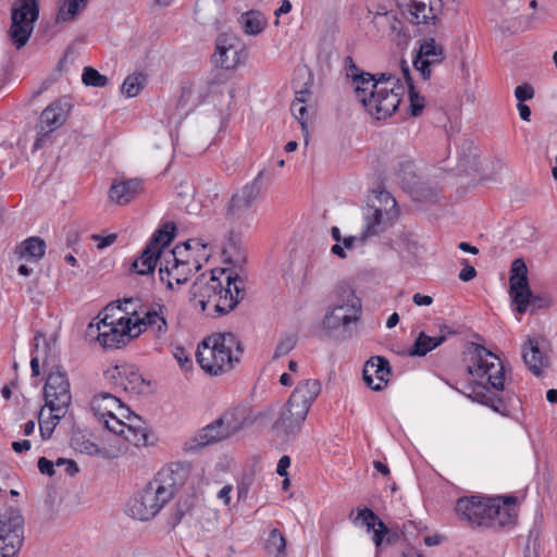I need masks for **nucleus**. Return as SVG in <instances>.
Segmentation results:
<instances>
[{"instance_id": "nucleus-5", "label": "nucleus", "mask_w": 557, "mask_h": 557, "mask_svg": "<svg viewBox=\"0 0 557 557\" xmlns=\"http://www.w3.org/2000/svg\"><path fill=\"white\" fill-rule=\"evenodd\" d=\"M361 300L349 284L341 283L334 289V300L327 307L322 324L323 329L335 337L345 338L350 324L360 320Z\"/></svg>"}, {"instance_id": "nucleus-53", "label": "nucleus", "mask_w": 557, "mask_h": 557, "mask_svg": "<svg viewBox=\"0 0 557 557\" xmlns=\"http://www.w3.org/2000/svg\"><path fill=\"white\" fill-rule=\"evenodd\" d=\"M410 95V113L412 116H418L421 114L423 108H424V98L420 97L414 88L411 90L409 89Z\"/></svg>"}, {"instance_id": "nucleus-33", "label": "nucleus", "mask_w": 557, "mask_h": 557, "mask_svg": "<svg viewBox=\"0 0 557 557\" xmlns=\"http://www.w3.org/2000/svg\"><path fill=\"white\" fill-rule=\"evenodd\" d=\"M359 77L352 83L357 99L362 103V99H369L372 90H377L381 82H375V76L370 73L358 75Z\"/></svg>"}, {"instance_id": "nucleus-30", "label": "nucleus", "mask_w": 557, "mask_h": 557, "mask_svg": "<svg viewBox=\"0 0 557 557\" xmlns=\"http://www.w3.org/2000/svg\"><path fill=\"white\" fill-rule=\"evenodd\" d=\"M445 341V335L429 336L425 333L421 332L416 338L413 345L409 348V355L423 357L431 350L441 346Z\"/></svg>"}, {"instance_id": "nucleus-25", "label": "nucleus", "mask_w": 557, "mask_h": 557, "mask_svg": "<svg viewBox=\"0 0 557 557\" xmlns=\"http://www.w3.org/2000/svg\"><path fill=\"white\" fill-rule=\"evenodd\" d=\"M90 409L99 420L111 417L116 410L124 409L120 398L111 393H99L90 401Z\"/></svg>"}, {"instance_id": "nucleus-34", "label": "nucleus", "mask_w": 557, "mask_h": 557, "mask_svg": "<svg viewBox=\"0 0 557 557\" xmlns=\"http://www.w3.org/2000/svg\"><path fill=\"white\" fill-rule=\"evenodd\" d=\"M239 22L244 33L251 36L259 35L265 25L264 21L261 18V14L253 10L243 13Z\"/></svg>"}, {"instance_id": "nucleus-31", "label": "nucleus", "mask_w": 557, "mask_h": 557, "mask_svg": "<svg viewBox=\"0 0 557 557\" xmlns=\"http://www.w3.org/2000/svg\"><path fill=\"white\" fill-rule=\"evenodd\" d=\"M295 74L297 77L294 81L295 99H301V103H306L311 97V74L307 67H298Z\"/></svg>"}, {"instance_id": "nucleus-44", "label": "nucleus", "mask_w": 557, "mask_h": 557, "mask_svg": "<svg viewBox=\"0 0 557 557\" xmlns=\"http://www.w3.org/2000/svg\"><path fill=\"white\" fill-rule=\"evenodd\" d=\"M124 438L136 446H145L148 443V433L145 425H127Z\"/></svg>"}, {"instance_id": "nucleus-13", "label": "nucleus", "mask_w": 557, "mask_h": 557, "mask_svg": "<svg viewBox=\"0 0 557 557\" xmlns=\"http://www.w3.org/2000/svg\"><path fill=\"white\" fill-rule=\"evenodd\" d=\"M44 397L46 406H57V411L62 408H69L72 394L67 374L59 367L54 371H50L47 375L44 386Z\"/></svg>"}, {"instance_id": "nucleus-64", "label": "nucleus", "mask_w": 557, "mask_h": 557, "mask_svg": "<svg viewBox=\"0 0 557 557\" xmlns=\"http://www.w3.org/2000/svg\"><path fill=\"white\" fill-rule=\"evenodd\" d=\"M290 466V458L286 455L282 456L277 462L276 472L281 476L287 475V468Z\"/></svg>"}, {"instance_id": "nucleus-4", "label": "nucleus", "mask_w": 557, "mask_h": 557, "mask_svg": "<svg viewBox=\"0 0 557 557\" xmlns=\"http://www.w3.org/2000/svg\"><path fill=\"white\" fill-rule=\"evenodd\" d=\"M243 351L242 343L235 334H212L198 347L197 361L207 373L219 375L232 370Z\"/></svg>"}, {"instance_id": "nucleus-10", "label": "nucleus", "mask_w": 557, "mask_h": 557, "mask_svg": "<svg viewBox=\"0 0 557 557\" xmlns=\"http://www.w3.org/2000/svg\"><path fill=\"white\" fill-rule=\"evenodd\" d=\"M404 90L400 79L381 82L377 90L370 92L369 99H362V104L376 120L386 119L399 107Z\"/></svg>"}, {"instance_id": "nucleus-2", "label": "nucleus", "mask_w": 557, "mask_h": 557, "mask_svg": "<svg viewBox=\"0 0 557 557\" xmlns=\"http://www.w3.org/2000/svg\"><path fill=\"white\" fill-rule=\"evenodd\" d=\"M471 348V364L468 366V372L475 379H486V384L475 382L466 396L496 412H502L505 408L503 398L492 393L487 385L497 392L504 391L506 380L504 364L495 354L484 346L472 344Z\"/></svg>"}, {"instance_id": "nucleus-36", "label": "nucleus", "mask_w": 557, "mask_h": 557, "mask_svg": "<svg viewBox=\"0 0 557 557\" xmlns=\"http://www.w3.org/2000/svg\"><path fill=\"white\" fill-rule=\"evenodd\" d=\"M175 230L174 223H164L162 227L153 234L148 245H152V248H157L162 255H165L166 252L163 251V248L174 238Z\"/></svg>"}, {"instance_id": "nucleus-46", "label": "nucleus", "mask_w": 557, "mask_h": 557, "mask_svg": "<svg viewBox=\"0 0 557 557\" xmlns=\"http://www.w3.org/2000/svg\"><path fill=\"white\" fill-rule=\"evenodd\" d=\"M82 81L86 86L92 87H104L108 84V77L90 66L84 69Z\"/></svg>"}, {"instance_id": "nucleus-47", "label": "nucleus", "mask_w": 557, "mask_h": 557, "mask_svg": "<svg viewBox=\"0 0 557 557\" xmlns=\"http://www.w3.org/2000/svg\"><path fill=\"white\" fill-rule=\"evenodd\" d=\"M191 256L193 259L197 260L199 263V270L202 268V263L207 262L211 255V249L208 247L206 243L201 239L193 238L191 239Z\"/></svg>"}, {"instance_id": "nucleus-6", "label": "nucleus", "mask_w": 557, "mask_h": 557, "mask_svg": "<svg viewBox=\"0 0 557 557\" xmlns=\"http://www.w3.org/2000/svg\"><path fill=\"white\" fill-rule=\"evenodd\" d=\"M509 294L518 313L523 314L529 309L533 312L549 308L553 305L550 296L534 294L529 285L528 268L522 259H515L511 263L509 276Z\"/></svg>"}, {"instance_id": "nucleus-51", "label": "nucleus", "mask_w": 557, "mask_h": 557, "mask_svg": "<svg viewBox=\"0 0 557 557\" xmlns=\"http://www.w3.org/2000/svg\"><path fill=\"white\" fill-rule=\"evenodd\" d=\"M296 342L297 341L295 336H286L282 338L276 345L273 358L278 359L289 354L295 348Z\"/></svg>"}, {"instance_id": "nucleus-42", "label": "nucleus", "mask_w": 557, "mask_h": 557, "mask_svg": "<svg viewBox=\"0 0 557 557\" xmlns=\"http://www.w3.org/2000/svg\"><path fill=\"white\" fill-rule=\"evenodd\" d=\"M146 76L143 74H132L127 76L122 84V92L127 97H136L144 88Z\"/></svg>"}, {"instance_id": "nucleus-29", "label": "nucleus", "mask_w": 557, "mask_h": 557, "mask_svg": "<svg viewBox=\"0 0 557 557\" xmlns=\"http://www.w3.org/2000/svg\"><path fill=\"white\" fill-rule=\"evenodd\" d=\"M162 257L163 255L157 248H152V245H147L141 255L132 263V269L140 275L151 274Z\"/></svg>"}, {"instance_id": "nucleus-8", "label": "nucleus", "mask_w": 557, "mask_h": 557, "mask_svg": "<svg viewBox=\"0 0 557 557\" xmlns=\"http://www.w3.org/2000/svg\"><path fill=\"white\" fill-rule=\"evenodd\" d=\"M133 318L120 317L117 320L100 319L87 326V336L96 338L106 349L120 348L132 338L139 336L140 330L134 332Z\"/></svg>"}, {"instance_id": "nucleus-15", "label": "nucleus", "mask_w": 557, "mask_h": 557, "mask_svg": "<svg viewBox=\"0 0 557 557\" xmlns=\"http://www.w3.org/2000/svg\"><path fill=\"white\" fill-rule=\"evenodd\" d=\"M226 417L215 420L213 423L199 430L189 437L183 445L185 453H196L200 448L231 436L235 428L225 426Z\"/></svg>"}, {"instance_id": "nucleus-14", "label": "nucleus", "mask_w": 557, "mask_h": 557, "mask_svg": "<svg viewBox=\"0 0 557 557\" xmlns=\"http://www.w3.org/2000/svg\"><path fill=\"white\" fill-rule=\"evenodd\" d=\"M406 8L413 24L438 25L443 12V0H396Z\"/></svg>"}, {"instance_id": "nucleus-20", "label": "nucleus", "mask_w": 557, "mask_h": 557, "mask_svg": "<svg viewBox=\"0 0 557 557\" xmlns=\"http://www.w3.org/2000/svg\"><path fill=\"white\" fill-rule=\"evenodd\" d=\"M391 375L389 362L386 358L371 357L363 368V381L373 391H382Z\"/></svg>"}, {"instance_id": "nucleus-32", "label": "nucleus", "mask_w": 557, "mask_h": 557, "mask_svg": "<svg viewBox=\"0 0 557 557\" xmlns=\"http://www.w3.org/2000/svg\"><path fill=\"white\" fill-rule=\"evenodd\" d=\"M264 549L275 557H285L286 539L278 529L273 528L270 530L264 542Z\"/></svg>"}, {"instance_id": "nucleus-35", "label": "nucleus", "mask_w": 557, "mask_h": 557, "mask_svg": "<svg viewBox=\"0 0 557 557\" xmlns=\"http://www.w3.org/2000/svg\"><path fill=\"white\" fill-rule=\"evenodd\" d=\"M20 256L21 257H30L36 260H39L44 257L46 251V243L42 238L38 236H33L25 239L20 246Z\"/></svg>"}, {"instance_id": "nucleus-54", "label": "nucleus", "mask_w": 557, "mask_h": 557, "mask_svg": "<svg viewBox=\"0 0 557 557\" xmlns=\"http://www.w3.org/2000/svg\"><path fill=\"white\" fill-rule=\"evenodd\" d=\"M173 356L183 370L187 371L191 368L193 363L189 358V354L185 350L184 347H181V346L175 347L174 351H173Z\"/></svg>"}, {"instance_id": "nucleus-38", "label": "nucleus", "mask_w": 557, "mask_h": 557, "mask_svg": "<svg viewBox=\"0 0 557 557\" xmlns=\"http://www.w3.org/2000/svg\"><path fill=\"white\" fill-rule=\"evenodd\" d=\"M122 374L121 385L125 391L141 392L145 380L134 367L122 364Z\"/></svg>"}, {"instance_id": "nucleus-24", "label": "nucleus", "mask_w": 557, "mask_h": 557, "mask_svg": "<svg viewBox=\"0 0 557 557\" xmlns=\"http://www.w3.org/2000/svg\"><path fill=\"white\" fill-rule=\"evenodd\" d=\"M522 358L528 369L536 376H540L548 364L547 358L540 350L539 342L534 338H529L523 344Z\"/></svg>"}, {"instance_id": "nucleus-63", "label": "nucleus", "mask_w": 557, "mask_h": 557, "mask_svg": "<svg viewBox=\"0 0 557 557\" xmlns=\"http://www.w3.org/2000/svg\"><path fill=\"white\" fill-rule=\"evenodd\" d=\"M388 532L384 522H377V528L373 531V542L375 546H380L384 535Z\"/></svg>"}, {"instance_id": "nucleus-23", "label": "nucleus", "mask_w": 557, "mask_h": 557, "mask_svg": "<svg viewBox=\"0 0 557 557\" xmlns=\"http://www.w3.org/2000/svg\"><path fill=\"white\" fill-rule=\"evenodd\" d=\"M141 190L143 181L139 178L114 181L109 190V198L117 205H126Z\"/></svg>"}, {"instance_id": "nucleus-27", "label": "nucleus", "mask_w": 557, "mask_h": 557, "mask_svg": "<svg viewBox=\"0 0 557 557\" xmlns=\"http://www.w3.org/2000/svg\"><path fill=\"white\" fill-rule=\"evenodd\" d=\"M487 511L490 512L488 519L491 521L486 528L502 529L513 524L517 518L515 508L509 506H502L499 499L491 498V504L490 507H487Z\"/></svg>"}, {"instance_id": "nucleus-48", "label": "nucleus", "mask_w": 557, "mask_h": 557, "mask_svg": "<svg viewBox=\"0 0 557 557\" xmlns=\"http://www.w3.org/2000/svg\"><path fill=\"white\" fill-rule=\"evenodd\" d=\"M385 36L391 37L392 40L397 41V44H401L407 40L408 35L405 32L404 23L400 20H398L397 15L392 20V23Z\"/></svg>"}, {"instance_id": "nucleus-17", "label": "nucleus", "mask_w": 557, "mask_h": 557, "mask_svg": "<svg viewBox=\"0 0 557 557\" xmlns=\"http://www.w3.org/2000/svg\"><path fill=\"white\" fill-rule=\"evenodd\" d=\"M491 498L480 496L462 497L457 500L456 512L472 525L487 527L490 519Z\"/></svg>"}, {"instance_id": "nucleus-19", "label": "nucleus", "mask_w": 557, "mask_h": 557, "mask_svg": "<svg viewBox=\"0 0 557 557\" xmlns=\"http://www.w3.org/2000/svg\"><path fill=\"white\" fill-rule=\"evenodd\" d=\"M308 416V412L295 406H289V401L282 407L278 418L273 423V431L277 435L295 437L301 430V426Z\"/></svg>"}, {"instance_id": "nucleus-57", "label": "nucleus", "mask_w": 557, "mask_h": 557, "mask_svg": "<svg viewBox=\"0 0 557 557\" xmlns=\"http://www.w3.org/2000/svg\"><path fill=\"white\" fill-rule=\"evenodd\" d=\"M345 69L347 77L351 78L352 83L359 77L358 75H363L366 72H362L354 62L351 57H346L345 59Z\"/></svg>"}, {"instance_id": "nucleus-60", "label": "nucleus", "mask_w": 557, "mask_h": 557, "mask_svg": "<svg viewBox=\"0 0 557 557\" xmlns=\"http://www.w3.org/2000/svg\"><path fill=\"white\" fill-rule=\"evenodd\" d=\"M116 237L117 236L115 234H110V235L104 236V237H102L100 235H97V234H94L91 236V239L97 243V248L98 249H104L108 246L112 245L116 240Z\"/></svg>"}, {"instance_id": "nucleus-21", "label": "nucleus", "mask_w": 557, "mask_h": 557, "mask_svg": "<svg viewBox=\"0 0 557 557\" xmlns=\"http://www.w3.org/2000/svg\"><path fill=\"white\" fill-rule=\"evenodd\" d=\"M321 393V383L319 380L307 379L298 382L292 395L288 398L289 406H295L309 412L312 403Z\"/></svg>"}, {"instance_id": "nucleus-62", "label": "nucleus", "mask_w": 557, "mask_h": 557, "mask_svg": "<svg viewBox=\"0 0 557 557\" xmlns=\"http://www.w3.org/2000/svg\"><path fill=\"white\" fill-rule=\"evenodd\" d=\"M104 375L107 380L113 381L115 384L121 385V380L123 379L122 366H115L112 369L107 370Z\"/></svg>"}, {"instance_id": "nucleus-12", "label": "nucleus", "mask_w": 557, "mask_h": 557, "mask_svg": "<svg viewBox=\"0 0 557 557\" xmlns=\"http://www.w3.org/2000/svg\"><path fill=\"white\" fill-rule=\"evenodd\" d=\"M24 542V518L10 508L0 515V557H15Z\"/></svg>"}, {"instance_id": "nucleus-55", "label": "nucleus", "mask_w": 557, "mask_h": 557, "mask_svg": "<svg viewBox=\"0 0 557 557\" xmlns=\"http://www.w3.org/2000/svg\"><path fill=\"white\" fill-rule=\"evenodd\" d=\"M515 96L519 102H524L534 97V89L530 84H522L516 87Z\"/></svg>"}, {"instance_id": "nucleus-49", "label": "nucleus", "mask_w": 557, "mask_h": 557, "mask_svg": "<svg viewBox=\"0 0 557 557\" xmlns=\"http://www.w3.org/2000/svg\"><path fill=\"white\" fill-rule=\"evenodd\" d=\"M104 424V426L112 433L119 434V435H125V432H127V425L125 422L120 420L115 412L111 417H107L101 420Z\"/></svg>"}, {"instance_id": "nucleus-26", "label": "nucleus", "mask_w": 557, "mask_h": 557, "mask_svg": "<svg viewBox=\"0 0 557 557\" xmlns=\"http://www.w3.org/2000/svg\"><path fill=\"white\" fill-rule=\"evenodd\" d=\"M364 228L360 235V243L364 244L370 237L384 232L383 209L375 205H368L364 211Z\"/></svg>"}, {"instance_id": "nucleus-58", "label": "nucleus", "mask_w": 557, "mask_h": 557, "mask_svg": "<svg viewBox=\"0 0 557 557\" xmlns=\"http://www.w3.org/2000/svg\"><path fill=\"white\" fill-rule=\"evenodd\" d=\"M375 198L377 199V201L380 203H384L385 205L384 211L386 212V214H389L387 206H389V209H395L396 208V205H397L396 200L392 197V195L388 191L381 190V191L377 193Z\"/></svg>"}, {"instance_id": "nucleus-39", "label": "nucleus", "mask_w": 557, "mask_h": 557, "mask_svg": "<svg viewBox=\"0 0 557 557\" xmlns=\"http://www.w3.org/2000/svg\"><path fill=\"white\" fill-rule=\"evenodd\" d=\"M88 0H65L59 8L57 21L70 22L75 18L79 11L84 10Z\"/></svg>"}, {"instance_id": "nucleus-18", "label": "nucleus", "mask_w": 557, "mask_h": 557, "mask_svg": "<svg viewBox=\"0 0 557 557\" xmlns=\"http://www.w3.org/2000/svg\"><path fill=\"white\" fill-rule=\"evenodd\" d=\"M175 261V259H172V257H169L168 255H163L160 261L159 276L160 280L166 284L169 289H173L174 284H185L189 276L194 272H197V270L194 269L193 262L185 261L184 263V261Z\"/></svg>"}, {"instance_id": "nucleus-43", "label": "nucleus", "mask_w": 557, "mask_h": 557, "mask_svg": "<svg viewBox=\"0 0 557 557\" xmlns=\"http://www.w3.org/2000/svg\"><path fill=\"white\" fill-rule=\"evenodd\" d=\"M355 525L364 527L368 532L377 528V522H383L371 509H359L357 516L352 519Z\"/></svg>"}, {"instance_id": "nucleus-40", "label": "nucleus", "mask_w": 557, "mask_h": 557, "mask_svg": "<svg viewBox=\"0 0 557 557\" xmlns=\"http://www.w3.org/2000/svg\"><path fill=\"white\" fill-rule=\"evenodd\" d=\"M191 251V239H188L182 244L176 245L172 250L166 251L165 255L172 257V259H175V262H193L194 269L199 271V263L197 260L193 259Z\"/></svg>"}, {"instance_id": "nucleus-41", "label": "nucleus", "mask_w": 557, "mask_h": 557, "mask_svg": "<svg viewBox=\"0 0 557 557\" xmlns=\"http://www.w3.org/2000/svg\"><path fill=\"white\" fill-rule=\"evenodd\" d=\"M396 16L394 11H376L372 16V25L375 28L374 36H385L392 23V20Z\"/></svg>"}, {"instance_id": "nucleus-45", "label": "nucleus", "mask_w": 557, "mask_h": 557, "mask_svg": "<svg viewBox=\"0 0 557 557\" xmlns=\"http://www.w3.org/2000/svg\"><path fill=\"white\" fill-rule=\"evenodd\" d=\"M195 506V497L188 496L184 499H180L176 504V507L171 515V522L173 527L177 525L183 518L189 513Z\"/></svg>"}, {"instance_id": "nucleus-59", "label": "nucleus", "mask_w": 557, "mask_h": 557, "mask_svg": "<svg viewBox=\"0 0 557 557\" xmlns=\"http://www.w3.org/2000/svg\"><path fill=\"white\" fill-rule=\"evenodd\" d=\"M462 269L459 273V278L463 282H469L476 276V270L469 264L467 259L461 261Z\"/></svg>"}, {"instance_id": "nucleus-3", "label": "nucleus", "mask_w": 557, "mask_h": 557, "mask_svg": "<svg viewBox=\"0 0 557 557\" xmlns=\"http://www.w3.org/2000/svg\"><path fill=\"white\" fill-rule=\"evenodd\" d=\"M190 294L201 310L213 307L219 315L230 313L246 295L245 282L238 274L225 269L212 271L209 280L197 278Z\"/></svg>"}, {"instance_id": "nucleus-56", "label": "nucleus", "mask_w": 557, "mask_h": 557, "mask_svg": "<svg viewBox=\"0 0 557 557\" xmlns=\"http://www.w3.org/2000/svg\"><path fill=\"white\" fill-rule=\"evenodd\" d=\"M84 451L90 456H100L104 459L112 458V456L109 454V451L107 449H102L98 445H96L91 442H86L84 444Z\"/></svg>"}, {"instance_id": "nucleus-50", "label": "nucleus", "mask_w": 557, "mask_h": 557, "mask_svg": "<svg viewBox=\"0 0 557 557\" xmlns=\"http://www.w3.org/2000/svg\"><path fill=\"white\" fill-rule=\"evenodd\" d=\"M223 253L226 256V260L235 267H242L246 261L245 253L235 244L226 247Z\"/></svg>"}, {"instance_id": "nucleus-37", "label": "nucleus", "mask_w": 557, "mask_h": 557, "mask_svg": "<svg viewBox=\"0 0 557 557\" xmlns=\"http://www.w3.org/2000/svg\"><path fill=\"white\" fill-rule=\"evenodd\" d=\"M238 51L233 47L216 46L214 62L216 65L225 70L236 67L238 64Z\"/></svg>"}, {"instance_id": "nucleus-28", "label": "nucleus", "mask_w": 557, "mask_h": 557, "mask_svg": "<svg viewBox=\"0 0 557 557\" xmlns=\"http://www.w3.org/2000/svg\"><path fill=\"white\" fill-rule=\"evenodd\" d=\"M67 412V408H62L60 411H57V406H46L42 407L38 414L39 420V431L42 440H48L51 437L55 426L61 421L62 418L65 417Z\"/></svg>"}, {"instance_id": "nucleus-1", "label": "nucleus", "mask_w": 557, "mask_h": 557, "mask_svg": "<svg viewBox=\"0 0 557 557\" xmlns=\"http://www.w3.org/2000/svg\"><path fill=\"white\" fill-rule=\"evenodd\" d=\"M189 478V466L176 462L163 467L156 476L139 491L127 506L134 519L148 521L156 517Z\"/></svg>"}, {"instance_id": "nucleus-9", "label": "nucleus", "mask_w": 557, "mask_h": 557, "mask_svg": "<svg viewBox=\"0 0 557 557\" xmlns=\"http://www.w3.org/2000/svg\"><path fill=\"white\" fill-rule=\"evenodd\" d=\"M264 172L261 170L251 182L233 194L225 208L226 220L246 226L251 224L253 220L251 208L261 196V178Z\"/></svg>"}, {"instance_id": "nucleus-52", "label": "nucleus", "mask_w": 557, "mask_h": 557, "mask_svg": "<svg viewBox=\"0 0 557 557\" xmlns=\"http://www.w3.org/2000/svg\"><path fill=\"white\" fill-rule=\"evenodd\" d=\"M292 114L297 119L302 128L307 125V107L306 103H301V99H295L290 106Z\"/></svg>"}, {"instance_id": "nucleus-22", "label": "nucleus", "mask_w": 557, "mask_h": 557, "mask_svg": "<svg viewBox=\"0 0 557 557\" xmlns=\"http://www.w3.org/2000/svg\"><path fill=\"white\" fill-rule=\"evenodd\" d=\"M71 103L66 99H60L48 106L40 115L41 128L53 132L61 127L69 116Z\"/></svg>"}, {"instance_id": "nucleus-61", "label": "nucleus", "mask_w": 557, "mask_h": 557, "mask_svg": "<svg viewBox=\"0 0 557 557\" xmlns=\"http://www.w3.org/2000/svg\"><path fill=\"white\" fill-rule=\"evenodd\" d=\"M38 469L42 474H47L49 476H52L54 474V463L47 459L46 457H40L38 459Z\"/></svg>"}, {"instance_id": "nucleus-11", "label": "nucleus", "mask_w": 557, "mask_h": 557, "mask_svg": "<svg viewBox=\"0 0 557 557\" xmlns=\"http://www.w3.org/2000/svg\"><path fill=\"white\" fill-rule=\"evenodd\" d=\"M38 16V0H18L13 5L11 26L8 35L12 45L17 50L22 49L28 42Z\"/></svg>"}, {"instance_id": "nucleus-7", "label": "nucleus", "mask_w": 557, "mask_h": 557, "mask_svg": "<svg viewBox=\"0 0 557 557\" xmlns=\"http://www.w3.org/2000/svg\"><path fill=\"white\" fill-rule=\"evenodd\" d=\"M124 312L128 318H133L132 326L134 332L141 330V326L150 329L158 337L163 336L168 332V308L160 301L151 304H143L139 298H125Z\"/></svg>"}, {"instance_id": "nucleus-16", "label": "nucleus", "mask_w": 557, "mask_h": 557, "mask_svg": "<svg viewBox=\"0 0 557 557\" xmlns=\"http://www.w3.org/2000/svg\"><path fill=\"white\" fill-rule=\"evenodd\" d=\"M445 59L444 47L434 38H425L420 41V47L413 59V67L424 81L432 76L433 67L440 65Z\"/></svg>"}]
</instances>
